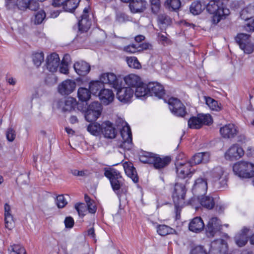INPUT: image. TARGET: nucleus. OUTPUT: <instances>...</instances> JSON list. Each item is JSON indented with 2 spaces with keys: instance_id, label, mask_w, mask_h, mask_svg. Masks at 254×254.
<instances>
[{
  "instance_id": "f257e3e1",
  "label": "nucleus",
  "mask_w": 254,
  "mask_h": 254,
  "mask_svg": "<svg viewBox=\"0 0 254 254\" xmlns=\"http://www.w3.org/2000/svg\"><path fill=\"white\" fill-rule=\"evenodd\" d=\"M206 9L212 14L211 21L214 25L218 24L230 14L229 9L225 6L222 0H210L206 5Z\"/></svg>"
},
{
  "instance_id": "f03ea898",
  "label": "nucleus",
  "mask_w": 254,
  "mask_h": 254,
  "mask_svg": "<svg viewBox=\"0 0 254 254\" xmlns=\"http://www.w3.org/2000/svg\"><path fill=\"white\" fill-rule=\"evenodd\" d=\"M104 175L109 179L113 190L120 197V190L123 185V179L120 172L113 168H105Z\"/></svg>"
},
{
  "instance_id": "7ed1b4c3",
  "label": "nucleus",
  "mask_w": 254,
  "mask_h": 254,
  "mask_svg": "<svg viewBox=\"0 0 254 254\" xmlns=\"http://www.w3.org/2000/svg\"><path fill=\"white\" fill-rule=\"evenodd\" d=\"M234 173L240 177L250 178L254 176V164L245 161L235 163L233 167Z\"/></svg>"
},
{
  "instance_id": "20e7f679",
  "label": "nucleus",
  "mask_w": 254,
  "mask_h": 254,
  "mask_svg": "<svg viewBox=\"0 0 254 254\" xmlns=\"http://www.w3.org/2000/svg\"><path fill=\"white\" fill-rule=\"evenodd\" d=\"M211 175L214 185L218 189L224 188L227 186V177L223 168L220 166L213 168Z\"/></svg>"
},
{
  "instance_id": "39448f33",
  "label": "nucleus",
  "mask_w": 254,
  "mask_h": 254,
  "mask_svg": "<svg viewBox=\"0 0 254 254\" xmlns=\"http://www.w3.org/2000/svg\"><path fill=\"white\" fill-rule=\"evenodd\" d=\"M168 103L170 110L174 115L183 117L187 114L185 106L178 99L171 97L169 99Z\"/></svg>"
},
{
  "instance_id": "423d86ee",
  "label": "nucleus",
  "mask_w": 254,
  "mask_h": 254,
  "mask_svg": "<svg viewBox=\"0 0 254 254\" xmlns=\"http://www.w3.org/2000/svg\"><path fill=\"white\" fill-rule=\"evenodd\" d=\"M123 142L121 147L127 150H130L132 147V133L129 126L127 123L121 130Z\"/></svg>"
},
{
  "instance_id": "0eeeda50",
  "label": "nucleus",
  "mask_w": 254,
  "mask_h": 254,
  "mask_svg": "<svg viewBox=\"0 0 254 254\" xmlns=\"http://www.w3.org/2000/svg\"><path fill=\"white\" fill-rule=\"evenodd\" d=\"M117 89V98L121 102L126 104L131 102L134 95V90L129 87H120V85Z\"/></svg>"
},
{
  "instance_id": "6e6552de",
  "label": "nucleus",
  "mask_w": 254,
  "mask_h": 254,
  "mask_svg": "<svg viewBox=\"0 0 254 254\" xmlns=\"http://www.w3.org/2000/svg\"><path fill=\"white\" fill-rule=\"evenodd\" d=\"M76 87L75 81L66 79L60 83L58 86V91L62 95H68L72 93Z\"/></svg>"
},
{
  "instance_id": "1a4fd4ad",
  "label": "nucleus",
  "mask_w": 254,
  "mask_h": 254,
  "mask_svg": "<svg viewBox=\"0 0 254 254\" xmlns=\"http://www.w3.org/2000/svg\"><path fill=\"white\" fill-rule=\"evenodd\" d=\"M177 176L181 179L190 177L192 172L190 171L191 165L189 162H178L176 164Z\"/></svg>"
},
{
  "instance_id": "9d476101",
  "label": "nucleus",
  "mask_w": 254,
  "mask_h": 254,
  "mask_svg": "<svg viewBox=\"0 0 254 254\" xmlns=\"http://www.w3.org/2000/svg\"><path fill=\"white\" fill-rule=\"evenodd\" d=\"M186 192V189L184 185L179 183L175 184L173 198L176 207L177 205L181 203V201L185 199Z\"/></svg>"
},
{
  "instance_id": "9b49d317",
  "label": "nucleus",
  "mask_w": 254,
  "mask_h": 254,
  "mask_svg": "<svg viewBox=\"0 0 254 254\" xmlns=\"http://www.w3.org/2000/svg\"><path fill=\"white\" fill-rule=\"evenodd\" d=\"M221 136L225 138H234L238 133L237 127L233 124H228L220 128Z\"/></svg>"
},
{
  "instance_id": "f8f14e48",
  "label": "nucleus",
  "mask_w": 254,
  "mask_h": 254,
  "mask_svg": "<svg viewBox=\"0 0 254 254\" xmlns=\"http://www.w3.org/2000/svg\"><path fill=\"white\" fill-rule=\"evenodd\" d=\"M16 6L20 10L29 9L35 11L39 7V3L35 0H16Z\"/></svg>"
},
{
  "instance_id": "ddd939ff",
  "label": "nucleus",
  "mask_w": 254,
  "mask_h": 254,
  "mask_svg": "<svg viewBox=\"0 0 254 254\" xmlns=\"http://www.w3.org/2000/svg\"><path fill=\"white\" fill-rule=\"evenodd\" d=\"M244 154L243 149L238 145L235 144L231 146L225 154L227 160H234L239 159Z\"/></svg>"
},
{
  "instance_id": "4468645a",
  "label": "nucleus",
  "mask_w": 254,
  "mask_h": 254,
  "mask_svg": "<svg viewBox=\"0 0 254 254\" xmlns=\"http://www.w3.org/2000/svg\"><path fill=\"white\" fill-rule=\"evenodd\" d=\"M148 95L160 99L165 95V90L163 86L158 82H149L148 84Z\"/></svg>"
},
{
  "instance_id": "2eb2a0df",
  "label": "nucleus",
  "mask_w": 254,
  "mask_h": 254,
  "mask_svg": "<svg viewBox=\"0 0 254 254\" xmlns=\"http://www.w3.org/2000/svg\"><path fill=\"white\" fill-rule=\"evenodd\" d=\"M220 229V223L217 217H212L208 221L205 228L206 234L208 237H213Z\"/></svg>"
},
{
  "instance_id": "dca6fc26",
  "label": "nucleus",
  "mask_w": 254,
  "mask_h": 254,
  "mask_svg": "<svg viewBox=\"0 0 254 254\" xmlns=\"http://www.w3.org/2000/svg\"><path fill=\"white\" fill-rule=\"evenodd\" d=\"M207 190V183L204 179L200 178L195 181L192 188V192L195 195L205 194Z\"/></svg>"
},
{
  "instance_id": "f3484780",
  "label": "nucleus",
  "mask_w": 254,
  "mask_h": 254,
  "mask_svg": "<svg viewBox=\"0 0 254 254\" xmlns=\"http://www.w3.org/2000/svg\"><path fill=\"white\" fill-rule=\"evenodd\" d=\"M210 252L213 254H224L227 251V245L225 241L219 239L211 243Z\"/></svg>"
},
{
  "instance_id": "a211bd4d",
  "label": "nucleus",
  "mask_w": 254,
  "mask_h": 254,
  "mask_svg": "<svg viewBox=\"0 0 254 254\" xmlns=\"http://www.w3.org/2000/svg\"><path fill=\"white\" fill-rule=\"evenodd\" d=\"M60 59L59 55L56 53H53L48 56L46 59L47 67L51 72H55L60 65Z\"/></svg>"
},
{
  "instance_id": "6ab92c4d",
  "label": "nucleus",
  "mask_w": 254,
  "mask_h": 254,
  "mask_svg": "<svg viewBox=\"0 0 254 254\" xmlns=\"http://www.w3.org/2000/svg\"><path fill=\"white\" fill-rule=\"evenodd\" d=\"M147 5L145 0H132L129 2V7L133 13H142L146 9Z\"/></svg>"
},
{
  "instance_id": "aec40b11",
  "label": "nucleus",
  "mask_w": 254,
  "mask_h": 254,
  "mask_svg": "<svg viewBox=\"0 0 254 254\" xmlns=\"http://www.w3.org/2000/svg\"><path fill=\"white\" fill-rule=\"evenodd\" d=\"M100 80L103 84H108L114 88H118L119 81L116 75L112 72L105 73L101 75Z\"/></svg>"
},
{
  "instance_id": "412c9836",
  "label": "nucleus",
  "mask_w": 254,
  "mask_h": 254,
  "mask_svg": "<svg viewBox=\"0 0 254 254\" xmlns=\"http://www.w3.org/2000/svg\"><path fill=\"white\" fill-rule=\"evenodd\" d=\"M152 164L156 169H161L167 166L171 161V158L168 156L160 157L159 155L154 154Z\"/></svg>"
},
{
  "instance_id": "4be33fe9",
  "label": "nucleus",
  "mask_w": 254,
  "mask_h": 254,
  "mask_svg": "<svg viewBox=\"0 0 254 254\" xmlns=\"http://www.w3.org/2000/svg\"><path fill=\"white\" fill-rule=\"evenodd\" d=\"M241 19L248 21L247 23L253 22L254 20V4H250L246 8H244L240 14Z\"/></svg>"
},
{
  "instance_id": "5701e85b",
  "label": "nucleus",
  "mask_w": 254,
  "mask_h": 254,
  "mask_svg": "<svg viewBox=\"0 0 254 254\" xmlns=\"http://www.w3.org/2000/svg\"><path fill=\"white\" fill-rule=\"evenodd\" d=\"M210 154L208 152H200L195 154L189 162L192 166L201 163H205L209 161Z\"/></svg>"
},
{
  "instance_id": "b1692460",
  "label": "nucleus",
  "mask_w": 254,
  "mask_h": 254,
  "mask_svg": "<svg viewBox=\"0 0 254 254\" xmlns=\"http://www.w3.org/2000/svg\"><path fill=\"white\" fill-rule=\"evenodd\" d=\"M124 81L130 88H135L137 86L142 84L141 78L137 75L135 74H129L125 76L124 78Z\"/></svg>"
},
{
  "instance_id": "393cba45",
  "label": "nucleus",
  "mask_w": 254,
  "mask_h": 254,
  "mask_svg": "<svg viewBox=\"0 0 254 254\" xmlns=\"http://www.w3.org/2000/svg\"><path fill=\"white\" fill-rule=\"evenodd\" d=\"M249 231V229L244 228L235 236V243L239 247H243L247 244L248 241Z\"/></svg>"
},
{
  "instance_id": "a878e982",
  "label": "nucleus",
  "mask_w": 254,
  "mask_h": 254,
  "mask_svg": "<svg viewBox=\"0 0 254 254\" xmlns=\"http://www.w3.org/2000/svg\"><path fill=\"white\" fill-rule=\"evenodd\" d=\"M204 224L200 217H196L190 222L189 228L190 231L199 233L203 230Z\"/></svg>"
},
{
  "instance_id": "bb28decb",
  "label": "nucleus",
  "mask_w": 254,
  "mask_h": 254,
  "mask_svg": "<svg viewBox=\"0 0 254 254\" xmlns=\"http://www.w3.org/2000/svg\"><path fill=\"white\" fill-rule=\"evenodd\" d=\"M88 9L85 7L83 11V14L80 16L81 19L78 21L79 30L82 32L87 31L90 27V22L88 20Z\"/></svg>"
},
{
  "instance_id": "cd10ccee",
  "label": "nucleus",
  "mask_w": 254,
  "mask_h": 254,
  "mask_svg": "<svg viewBox=\"0 0 254 254\" xmlns=\"http://www.w3.org/2000/svg\"><path fill=\"white\" fill-rule=\"evenodd\" d=\"M102 133L105 137L114 138L116 135V132L113 124L109 121H106L102 123Z\"/></svg>"
},
{
  "instance_id": "c85d7f7f",
  "label": "nucleus",
  "mask_w": 254,
  "mask_h": 254,
  "mask_svg": "<svg viewBox=\"0 0 254 254\" xmlns=\"http://www.w3.org/2000/svg\"><path fill=\"white\" fill-rule=\"evenodd\" d=\"M76 72L79 75L84 76L90 70V66L86 62L80 61L75 63L73 65Z\"/></svg>"
},
{
  "instance_id": "c756f323",
  "label": "nucleus",
  "mask_w": 254,
  "mask_h": 254,
  "mask_svg": "<svg viewBox=\"0 0 254 254\" xmlns=\"http://www.w3.org/2000/svg\"><path fill=\"white\" fill-rule=\"evenodd\" d=\"M98 96L101 102L105 105L109 104L114 99V94L113 91L109 89L101 90Z\"/></svg>"
},
{
  "instance_id": "7c9ffc66",
  "label": "nucleus",
  "mask_w": 254,
  "mask_h": 254,
  "mask_svg": "<svg viewBox=\"0 0 254 254\" xmlns=\"http://www.w3.org/2000/svg\"><path fill=\"white\" fill-rule=\"evenodd\" d=\"M4 209L5 226L6 228L10 230L14 226L13 216L11 214V207L8 203H5Z\"/></svg>"
},
{
  "instance_id": "2f4dec72",
  "label": "nucleus",
  "mask_w": 254,
  "mask_h": 254,
  "mask_svg": "<svg viewBox=\"0 0 254 254\" xmlns=\"http://www.w3.org/2000/svg\"><path fill=\"white\" fill-rule=\"evenodd\" d=\"M123 167L126 175L130 178L134 183L137 182L138 180L137 173L132 164L126 162L124 163Z\"/></svg>"
},
{
  "instance_id": "473e14b6",
  "label": "nucleus",
  "mask_w": 254,
  "mask_h": 254,
  "mask_svg": "<svg viewBox=\"0 0 254 254\" xmlns=\"http://www.w3.org/2000/svg\"><path fill=\"white\" fill-rule=\"evenodd\" d=\"M79 104H77L76 100L71 97L66 98L63 105L62 108L64 112H71L74 110L75 107L78 106Z\"/></svg>"
},
{
  "instance_id": "72a5a7b5",
  "label": "nucleus",
  "mask_w": 254,
  "mask_h": 254,
  "mask_svg": "<svg viewBox=\"0 0 254 254\" xmlns=\"http://www.w3.org/2000/svg\"><path fill=\"white\" fill-rule=\"evenodd\" d=\"M78 109L82 112H85V118L86 120L89 122L96 121L101 114L100 112L92 111V110H87L85 107L81 108L80 105H78Z\"/></svg>"
},
{
  "instance_id": "f704fd0d",
  "label": "nucleus",
  "mask_w": 254,
  "mask_h": 254,
  "mask_svg": "<svg viewBox=\"0 0 254 254\" xmlns=\"http://www.w3.org/2000/svg\"><path fill=\"white\" fill-rule=\"evenodd\" d=\"M134 94L137 98L145 97L148 95V84L146 85L142 82V84L135 88Z\"/></svg>"
},
{
  "instance_id": "c9c22d12",
  "label": "nucleus",
  "mask_w": 254,
  "mask_h": 254,
  "mask_svg": "<svg viewBox=\"0 0 254 254\" xmlns=\"http://www.w3.org/2000/svg\"><path fill=\"white\" fill-rule=\"evenodd\" d=\"M79 1L77 0H65L63 7L66 11L72 12L78 6Z\"/></svg>"
},
{
  "instance_id": "e433bc0d",
  "label": "nucleus",
  "mask_w": 254,
  "mask_h": 254,
  "mask_svg": "<svg viewBox=\"0 0 254 254\" xmlns=\"http://www.w3.org/2000/svg\"><path fill=\"white\" fill-rule=\"evenodd\" d=\"M77 96L81 101L86 102L90 98L91 92L87 88L80 87L78 89Z\"/></svg>"
},
{
  "instance_id": "4c0bfd02",
  "label": "nucleus",
  "mask_w": 254,
  "mask_h": 254,
  "mask_svg": "<svg viewBox=\"0 0 254 254\" xmlns=\"http://www.w3.org/2000/svg\"><path fill=\"white\" fill-rule=\"evenodd\" d=\"M200 203L203 207L207 209H212L215 205L213 198L209 196L202 197L200 199Z\"/></svg>"
},
{
  "instance_id": "58836bf2",
  "label": "nucleus",
  "mask_w": 254,
  "mask_h": 254,
  "mask_svg": "<svg viewBox=\"0 0 254 254\" xmlns=\"http://www.w3.org/2000/svg\"><path fill=\"white\" fill-rule=\"evenodd\" d=\"M205 100L206 104L211 110L217 112L221 110V104L218 103L215 100L210 97H205Z\"/></svg>"
},
{
  "instance_id": "ea45409f",
  "label": "nucleus",
  "mask_w": 254,
  "mask_h": 254,
  "mask_svg": "<svg viewBox=\"0 0 254 254\" xmlns=\"http://www.w3.org/2000/svg\"><path fill=\"white\" fill-rule=\"evenodd\" d=\"M157 231L158 234L162 236L173 234L176 232L174 229L166 225H158Z\"/></svg>"
},
{
  "instance_id": "a19ab883",
  "label": "nucleus",
  "mask_w": 254,
  "mask_h": 254,
  "mask_svg": "<svg viewBox=\"0 0 254 254\" xmlns=\"http://www.w3.org/2000/svg\"><path fill=\"white\" fill-rule=\"evenodd\" d=\"M204 6H202L201 3L198 1H193L190 6V12L193 15H197L200 14Z\"/></svg>"
},
{
  "instance_id": "79ce46f5",
  "label": "nucleus",
  "mask_w": 254,
  "mask_h": 254,
  "mask_svg": "<svg viewBox=\"0 0 254 254\" xmlns=\"http://www.w3.org/2000/svg\"><path fill=\"white\" fill-rule=\"evenodd\" d=\"M104 87V84L100 81H95L90 83L89 88L91 93L96 94L99 90H101Z\"/></svg>"
},
{
  "instance_id": "37998d69",
  "label": "nucleus",
  "mask_w": 254,
  "mask_h": 254,
  "mask_svg": "<svg viewBox=\"0 0 254 254\" xmlns=\"http://www.w3.org/2000/svg\"><path fill=\"white\" fill-rule=\"evenodd\" d=\"M250 37V35L247 34L239 33L237 35L235 39L240 48L243 47L245 43L251 40Z\"/></svg>"
},
{
  "instance_id": "c03bdc74",
  "label": "nucleus",
  "mask_w": 254,
  "mask_h": 254,
  "mask_svg": "<svg viewBox=\"0 0 254 254\" xmlns=\"http://www.w3.org/2000/svg\"><path fill=\"white\" fill-rule=\"evenodd\" d=\"M102 124L100 125L97 123L90 124L87 127V130L93 135H98L100 132H102Z\"/></svg>"
},
{
  "instance_id": "a18cd8bd",
  "label": "nucleus",
  "mask_w": 254,
  "mask_h": 254,
  "mask_svg": "<svg viewBox=\"0 0 254 254\" xmlns=\"http://www.w3.org/2000/svg\"><path fill=\"white\" fill-rule=\"evenodd\" d=\"M8 250L9 254H26V250L20 245H13Z\"/></svg>"
},
{
  "instance_id": "49530a36",
  "label": "nucleus",
  "mask_w": 254,
  "mask_h": 254,
  "mask_svg": "<svg viewBox=\"0 0 254 254\" xmlns=\"http://www.w3.org/2000/svg\"><path fill=\"white\" fill-rule=\"evenodd\" d=\"M154 154L151 152L143 153L139 155V160L143 163L152 164Z\"/></svg>"
},
{
  "instance_id": "de8ad7c7",
  "label": "nucleus",
  "mask_w": 254,
  "mask_h": 254,
  "mask_svg": "<svg viewBox=\"0 0 254 254\" xmlns=\"http://www.w3.org/2000/svg\"><path fill=\"white\" fill-rule=\"evenodd\" d=\"M180 0H167L165 5L170 10H176L181 6Z\"/></svg>"
},
{
  "instance_id": "09e8293b",
  "label": "nucleus",
  "mask_w": 254,
  "mask_h": 254,
  "mask_svg": "<svg viewBox=\"0 0 254 254\" xmlns=\"http://www.w3.org/2000/svg\"><path fill=\"white\" fill-rule=\"evenodd\" d=\"M126 61L128 65L131 68L139 69L141 67V64L137 59L135 57H127Z\"/></svg>"
},
{
  "instance_id": "8fccbe9b",
  "label": "nucleus",
  "mask_w": 254,
  "mask_h": 254,
  "mask_svg": "<svg viewBox=\"0 0 254 254\" xmlns=\"http://www.w3.org/2000/svg\"><path fill=\"white\" fill-rule=\"evenodd\" d=\"M188 126L191 128L198 129L200 128L202 126L199 119L198 115L197 117L191 118L188 121Z\"/></svg>"
},
{
  "instance_id": "3c124183",
  "label": "nucleus",
  "mask_w": 254,
  "mask_h": 254,
  "mask_svg": "<svg viewBox=\"0 0 254 254\" xmlns=\"http://www.w3.org/2000/svg\"><path fill=\"white\" fill-rule=\"evenodd\" d=\"M198 117L201 126L209 125L212 123V119L209 114H199Z\"/></svg>"
},
{
  "instance_id": "603ef678",
  "label": "nucleus",
  "mask_w": 254,
  "mask_h": 254,
  "mask_svg": "<svg viewBox=\"0 0 254 254\" xmlns=\"http://www.w3.org/2000/svg\"><path fill=\"white\" fill-rule=\"evenodd\" d=\"M240 49L245 54H250L254 51V44L250 40L248 42L245 43L243 47H240Z\"/></svg>"
},
{
  "instance_id": "864d4df0",
  "label": "nucleus",
  "mask_w": 254,
  "mask_h": 254,
  "mask_svg": "<svg viewBox=\"0 0 254 254\" xmlns=\"http://www.w3.org/2000/svg\"><path fill=\"white\" fill-rule=\"evenodd\" d=\"M44 57L43 53H37L33 55V61L34 64L38 67L44 61Z\"/></svg>"
},
{
  "instance_id": "5fc2aeb1",
  "label": "nucleus",
  "mask_w": 254,
  "mask_h": 254,
  "mask_svg": "<svg viewBox=\"0 0 254 254\" xmlns=\"http://www.w3.org/2000/svg\"><path fill=\"white\" fill-rule=\"evenodd\" d=\"M189 254H207V251L203 246L198 245L192 248Z\"/></svg>"
},
{
  "instance_id": "6e6d98bb",
  "label": "nucleus",
  "mask_w": 254,
  "mask_h": 254,
  "mask_svg": "<svg viewBox=\"0 0 254 254\" xmlns=\"http://www.w3.org/2000/svg\"><path fill=\"white\" fill-rule=\"evenodd\" d=\"M56 203L58 208H63L67 204V202L64 196L61 194L57 196Z\"/></svg>"
},
{
  "instance_id": "4d7b16f0",
  "label": "nucleus",
  "mask_w": 254,
  "mask_h": 254,
  "mask_svg": "<svg viewBox=\"0 0 254 254\" xmlns=\"http://www.w3.org/2000/svg\"><path fill=\"white\" fill-rule=\"evenodd\" d=\"M46 17V13L43 10L39 11L35 15V23L41 24Z\"/></svg>"
},
{
  "instance_id": "13d9d810",
  "label": "nucleus",
  "mask_w": 254,
  "mask_h": 254,
  "mask_svg": "<svg viewBox=\"0 0 254 254\" xmlns=\"http://www.w3.org/2000/svg\"><path fill=\"white\" fill-rule=\"evenodd\" d=\"M86 109L92 110V111L101 113L102 108L99 102H93L88 106Z\"/></svg>"
},
{
  "instance_id": "bf43d9fd",
  "label": "nucleus",
  "mask_w": 254,
  "mask_h": 254,
  "mask_svg": "<svg viewBox=\"0 0 254 254\" xmlns=\"http://www.w3.org/2000/svg\"><path fill=\"white\" fill-rule=\"evenodd\" d=\"M75 208L78 213L79 216H84L86 211V207L83 203L76 204Z\"/></svg>"
},
{
  "instance_id": "052dcab7",
  "label": "nucleus",
  "mask_w": 254,
  "mask_h": 254,
  "mask_svg": "<svg viewBox=\"0 0 254 254\" xmlns=\"http://www.w3.org/2000/svg\"><path fill=\"white\" fill-rule=\"evenodd\" d=\"M167 36V34L166 33H164V34L158 33L157 34L158 41L163 45L168 44L169 43V40Z\"/></svg>"
},
{
  "instance_id": "680f3d73",
  "label": "nucleus",
  "mask_w": 254,
  "mask_h": 254,
  "mask_svg": "<svg viewBox=\"0 0 254 254\" xmlns=\"http://www.w3.org/2000/svg\"><path fill=\"white\" fill-rule=\"evenodd\" d=\"M152 5L151 9L153 13H157L160 8V0H150Z\"/></svg>"
},
{
  "instance_id": "e2e57ef3",
  "label": "nucleus",
  "mask_w": 254,
  "mask_h": 254,
  "mask_svg": "<svg viewBox=\"0 0 254 254\" xmlns=\"http://www.w3.org/2000/svg\"><path fill=\"white\" fill-rule=\"evenodd\" d=\"M6 135L7 139L8 141L10 142L13 141L15 137V133L14 130L11 128H9L7 130Z\"/></svg>"
},
{
  "instance_id": "0e129e2a",
  "label": "nucleus",
  "mask_w": 254,
  "mask_h": 254,
  "mask_svg": "<svg viewBox=\"0 0 254 254\" xmlns=\"http://www.w3.org/2000/svg\"><path fill=\"white\" fill-rule=\"evenodd\" d=\"M64 223L66 228L70 229L73 227L74 222L71 217L68 216L65 218Z\"/></svg>"
},
{
  "instance_id": "69168bd1",
  "label": "nucleus",
  "mask_w": 254,
  "mask_h": 254,
  "mask_svg": "<svg viewBox=\"0 0 254 254\" xmlns=\"http://www.w3.org/2000/svg\"><path fill=\"white\" fill-rule=\"evenodd\" d=\"M124 51L128 53H135L138 50L134 44L130 45L124 47Z\"/></svg>"
},
{
  "instance_id": "338daca9",
  "label": "nucleus",
  "mask_w": 254,
  "mask_h": 254,
  "mask_svg": "<svg viewBox=\"0 0 254 254\" xmlns=\"http://www.w3.org/2000/svg\"><path fill=\"white\" fill-rule=\"evenodd\" d=\"M88 210L91 213H95L96 211V206L95 202L92 200V201L89 202L87 203Z\"/></svg>"
},
{
  "instance_id": "774afa93",
  "label": "nucleus",
  "mask_w": 254,
  "mask_h": 254,
  "mask_svg": "<svg viewBox=\"0 0 254 254\" xmlns=\"http://www.w3.org/2000/svg\"><path fill=\"white\" fill-rule=\"evenodd\" d=\"M60 72L64 74H67L68 72V64L64 63H61L60 66Z\"/></svg>"
}]
</instances>
